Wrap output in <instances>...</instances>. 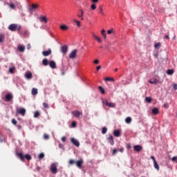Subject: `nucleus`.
I'll return each instance as SVG.
<instances>
[{
	"label": "nucleus",
	"mask_w": 177,
	"mask_h": 177,
	"mask_svg": "<svg viewBox=\"0 0 177 177\" xmlns=\"http://www.w3.org/2000/svg\"><path fill=\"white\" fill-rule=\"evenodd\" d=\"M20 28H21V26L16 24H10L8 26V29L10 30V31H19Z\"/></svg>",
	"instance_id": "f257e3e1"
},
{
	"label": "nucleus",
	"mask_w": 177,
	"mask_h": 177,
	"mask_svg": "<svg viewBox=\"0 0 177 177\" xmlns=\"http://www.w3.org/2000/svg\"><path fill=\"white\" fill-rule=\"evenodd\" d=\"M57 162H54L51 164V166L50 167V171H51L52 174H57Z\"/></svg>",
	"instance_id": "f03ea898"
},
{
	"label": "nucleus",
	"mask_w": 177,
	"mask_h": 177,
	"mask_svg": "<svg viewBox=\"0 0 177 177\" xmlns=\"http://www.w3.org/2000/svg\"><path fill=\"white\" fill-rule=\"evenodd\" d=\"M102 103L104 104H106V106H107L108 107H111V108L115 107V104H114L113 102H109V101L107 100H104L102 102Z\"/></svg>",
	"instance_id": "7ed1b4c3"
},
{
	"label": "nucleus",
	"mask_w": 177,
	"mask_h": 177,
	"mask_svg": "<svg viewBox=\"0 0 177 177\" xmlns=\"http://www.w3.org/2000/svg\"><path fill=\"white\" fill-rule=\"evenodd\" d=\"M84 10H82V9H79V10L77 12V17L81 19V20H84Z\"/></svg>",
	"instance_id": "20e7f679"
},
{
	"label": "nucleus",
	"mask_w": 177,
	"mask_h": 177,
	"mask_svg": "<svg viewBox=\"0 0 177 177\" xmlns=\"http://www.w3.org/2000/svg\"><path fill=\"white\" fill-rule=\"evenodd\" d=\"M106 139H107L109 143L111 144V146H113L114 138L113 137V136L111 134H109Z\"/></svg>",
	"instance_id": "39448f33"
},
{
	"label": "nucleus",
	"mask_w": 177,
	"mask_h": 177,
	"mask_svg": "<svg viewBox=\"0 0 177 177\" xmlns=\"http://www.w3.org/2000/svg\"><path fill=\"white\" fill-rule=\"evenodd\" d=\"M77 52H78V50L77 49L73 50L69 54V59H75V57H77Z\"/></svg>",
	"instance_id": "423d86ee"
},
{
	"label": "nucleus",
	"mask_w": 177,
	"mask_h": 177,
	"mask_svg": "<svg viewBox=\"0 0 177 177\" xmlns=\"http://www.w3.org/2000/svg\"><path fill=\"white\" fill-rule=\"evenodd\" d=\"M71 142L72 143V145H74L75 146H76V147H80V141H78V140L72 138L71 139Z\"/></svg>",
	"instance_id": "0eeeda50"
},
{
	"label": "nucleus",
	"mask_w": 177,
	"mask_h": 177,
	"mask_svg": "<svg viewBox=\"0 0 177 177\" xmlns=\"http://www.w3.org/2000/svg\"><path fill=\"white\" fill-rule=\"evenodd\" d=\"M75 164L77 168H82V164H84V160L80 158L79 160L75 161Z\"/></svg>",
	"instance_id": "6e6552de"
},
{
	"label": "nucleus",
	"mask_w": 177,
	"mask_h": 177,
	"mask_svg": "<svg viewBox=\"0 0 177 177\" xmlns=\"http://www.w3.org/2000/svg\"><path fill=\"white\" fill-rule=\"evenodd\" d=\"M71 114L73 115V117H77V118H80V115H82V113L79 111H72Z\"/></svg>",
	"instance_id": "1a4fd4ad"
},
{
	"label": "nucleus",
	"mask_w": 177,
	"mask_h": 177,
	"mask_svg": "<svg viewBox=\"0 0 177 177\" xmlns=\"http://www.w3.org/2000/svg\"><path fill=\"white\" fill-rule=\"evenodd\" d=\"M17 113L18 114H21V115H26V109L24 108H19L18 110H17Z\"/></svg>",
	"instance_id": "9d476101"
},
{
	"label": "nucleus",
	"mask_w": 177,
	"mask_h": 177,
	"mask_svg": "<svg viewBox=\"0 0 177 177\" xmlns=\"http://www.w3.org/2000/svg\"><path fill=\"white\" fill-rule=\"evenodd\" d=\"M39 8V5L38 4H32L31 8H29L30 12H34V10L38 9Z\"/></svg>",
	"instance_id": "9b49d317"
},
{
	"label": "nucleus",
	"mask_w": 177,
	"mask_h": 177,
	"mask_svg": "<svg viewBox=\"0 0 177 177\" xmlns=\"http://www.w3.org/2000/svg\"><path fill=\"white\" fill-rule=\"evenodd\" d=\"M133 150L134 151H142L143 150V147L141 145H135L133 146Z\"/></svg>",
	"instance_id": "f8f14e48"
},
{
	"label": "nucleus",
	"mask_w": 177,
	"mask_h": 177,
	"mask_svg": "<svg viewBox=\"0 0 177 177\" xmlns=\"http://www.w3.org/2000/svg\"><path fill=\"white\" fill-rule=\"evenodd\" d=\"M68 50V46H67L66 45L62 46L61 52H62V53L66 55V53H67Z\"/></svg>",
	"instance_id": "ddd939ff"
},
{
	"label": "nucleus",
	"mask_w": 177,
	"mask_h": 177,
	"mask_svg": "<svg viewBox=\"0 0 177 177\" xmlns=\"http://www.w3.org/2000/svg\"><path fill=\"white\" fill-rule=\"evenodd\" d=\"M25 77L26 80H31L32 78V73L31 72H26L25 73Z\"/></svg>",
	"instance_id": "4468645a"
},
{
	"label": "nucleus",
	"mask_w": 177,
	"mask_h": 177,
	"mask_svg": "<svg viewBox=\"0 0 177 177\" xmlns=\"http://www.w3.org/2000/svg\"><path fill=\"white\" fill-rule=\"evenodd\" d=\"M39 20L41 21V23H48V17H46V16H42L41 17L39 18Z\"/></svg>",
	"instance_id": "2eb2a0df"
},
{
	"label": "nucleus",
	"mask_w": 177,
	"mask_h": 177,
	"mask_svg": "<svg viewBox=\"0 0 177 177\" xmlns=\"http://www.w3.org/2000/svg\"><path fill=\"white\" fill-rule=\"evenodd\" d=\"M11 99H13V95H12V94L8 93L6 95V102H10Z\"/></svg>",
	"instance_id": "dca6fc26"
},
{
	"label": "nucleus",
	"mask_w": 177,
	"mask_h": 177,
	"mask_svg": "<svg viewBox=\"0 0 177 177\" xmlns=\"http://www.w3.org/2000/svg\"><path fill=\"white\" fill-rule=\"evenodd\" d=\"M114 136L118 138L121 136V131L120 130H115L113 132Z\"/></svg>",
	"instance_id": "f3484780"
},
{
	"label": "nucleus",
	"mask_w": 177,
	"mask_h": 177,
	"mask_svg": "<svg viewBox=\"0 0 177 177\" xmlns=\"http://www.w3.org/2000/svg\"><path fill=\"white\" fill-rule=\"evenodd\" d=\"M18 50L19 52H24V50H26V47L21 44H19L18 46Z\"/></svg>",
	"instance_id": "a211bd4d"
},
{
	"label": "nucleus",
	"mask_w": 177,
	"mask_h": 177,
	"mask_svg": "<svg viewBox=\"0 0 177 177\" xmlns=\"http://www.w3.org/2000/svg\"><path fill=\"white\" fill-rule=\"evenodd\" d=\"M52 53V50L50 49H48L47 51H43L42 55L44 56H49Z\"/></svg>",
	"instance_id": "6ab92c4d"
},
{
	"label": "nucleus",
	"mask_w": 177,
	"mask_h": 177,
	"mask_svg": "<svg viewBox=\"0 0 177 177\" xmlns=\"http://www.w3.org/2000/svg\"><path fill=\"white\" fill-rule=\"evenodd\" d=\"M50 68H56V62L55 61H50L49 63Z\"/></svg>",
	"instance_id": "aec40b11"
},
{
	"label": "nucleus",
	"mask_w": 177,
	"mask_h": 177,
	"mask_svg": "<svg viewBox=\"0 0 177 177\" xmlns=\"http://www.w3.org/2000/svg\"><path fill=\"white\" fill-rule=\"evenodd\" d=\"M92 35L95 39L100 44L102 43V39H100L99 37H97L95 33H92Z\"/></svg>",
	"instance_id": "412c9836"
},
{
	"label": "nucleus",
	"mask_w": 177,
	"mask_h": 177,
	"mask_svg": "<svg viewBox=\"0 0 177 177\" xmlns=\"http://www.w3.org/2000/svg\"><path fill=\"white\" fill-rule=\"evenodd\" d=\"M160 113L158 108H153L152 109V114L157 115Z\"/></svg>",
	"instance_id": "4be33fe9"
},
{
	"label": "nucleus",
	"mask_w": 177,
	"mask_h": 177,
	"mask_svg": "<svg viewBox=\"0 0 177 177\" xmlns=\"http://www.w3.org/2000/svg\"><path fill=\"white\" fill-rule=\"evenodd\" d=\"M32 95H33V96H35V95H38V89L33 88L32 89Z\"/></svg>",
	"instance_id": "5701e85b"
},
{
	"label": "nucleus",
	"mask_w": 177,
	"mask_h": 177,
	"mask_svg": "<svg viewBox=\"0 0 177 177\" xmlns=\"http://www.w3.org/2000/svg\"><path fill=\"white\" fill-rule=\"evenodd\" d=\"M60 28L62 30H63L64 31H65L66 30H68V26H67V25H65V24H62L60 26Z\"/></svg>",
	"instance_id": "b1692460"
},
{
	"label": "nucleus",
	"mask_w": 177,
	"mask_h": 177,
	"mask_svg": "<svg viewBox=\"0 0 177 177\" xmlns=\"http://www.w3.org/2000/svg\"><path fill=\"white\" fill-rule=\"evenodd\" d=\"M125 122H126V124H131V122H132V118H131V117H127V118L125 119Z\"/></svg>",
	"instance_id": "393cba45"
},
{
	"label": "nucleus",
	"mask_w": 177,
	"mask_h": 177,
	"mask_svg": "<svg viewBox=\"0 0 177 177\" xmlns=\"http://www.w3.org/2000/svg\"><path fill=\"white\" fill-rule=\"evenodd\" d=\"M107 34H115V30L114 28H111L110 30H107Z\"/></svg>",
	"instance_id": "a878e982"
},
{
	"label": "nucleus",
	"mask_w": 177,
	"mask_h": 177,
	"mask_svg": "<svg viewBox=\"0 0 177 177\" xmlns=\"http://www.w3.org/2000/svg\"><path fill=\"white\" fill-rule=\"evenodd\" d=\"M153 167L156 169H157V171L160 169V166H158L157 161L153 162Z\"/></svg>",
	"instance_id": "bb28decb"
},
{
	"label": "nucleus",
	"mask_w": 177,
	"mask_h": 177,
	"mask_svg": "<svg viewBox=\"0 0 177 177\" xmlns=\"http://www.w3.org/2000/svg\"><path fill=\"white\" fill-rule=\"evenodd\" d=\"M49 61L47 59H44L42 61L43 66H48Z\"/></svg>",
	"instance_id": "cd10ccee"
},
{
	"label": "nucleus",
	"mask_w": 177,
	"mask_h": 177,
	"mask_svg": "<svg viewBox=\"0 0 177 177\" xmlns=\"http://www.w3.org/2000/svg\"><path fill=\"white\" fill-rule=\"evenodd\" d=\"M73 21L76 24L77 27H81V21L77 19H74Z\"/></svg>",
	"instance_id": "c85d7f7f"
},
{
	"label": "nucleus",
	"mask_w": 177,
	"mask_h": 177,
	"mask_svg": "<svg viewBox=\"0 0 177 177\" xmlns=\"http://www.w3.org/2000/svg\"><path fill=\"white\" fill-rule=\"evenodd\" d=\"M17 156L19 157V158H21V161H24V157L23 156V153H18Z\"/></svg>",
	"instance_id": "c756f323"
},
{
	"label": "nucleus",
	"mask_w": 177,
	"mask_h": 177,
	"mask_svg": "<svg viewBox=\"0 0 177 177\" xmlns=\"http://www.w3.org/2000/svg\"><path fill=\"white\" fill-rule=\"evenodd\" d=\"M117 153H118V150H117L116 148H114L113 149H112V156H115Z\"/></svg>",
	"instance_id": "7c9ffc66"
},
{
	"label": "nucleus",
	"mask_w": 177,
	"mask_h": 177,
	"mask_svg": "<svg viewBox=\"0 0 177 177\" xmlns=\"http://www.w3.org/2000/svg\"><path fill=\"white\" fill-rule=\"evenodd\" d=\"M168 75H172V74H174V70L173 69H169L167 71Z\"/></svg>",
	"instance_id": "2f4dec72"
},
{
	"label": "nucleus",
	"mask_w": 177,
	"mask_h": 177,
	"mask_svg": "<svg viewBox=\"0 0 177 177\" xmlns=\"http://www.w3.org/2000/svg\"><path fill=\"white\" fill-rule=\"evenodd\" d=\"M148 82H149V84H157L158 81H157V79H154L153 80H149Z\"/></svg>",
	"instance_id": "473e14b6"
},
{
	"label": "nucleus",
	"mask_w": 177,
	"mask_h": 177,
	"mask_svg": "<svg viewBox=\"0 0 177 177\" xmlns=\"http://www.w3.org/2000/svg\"><path fill=\"white\" fill-rule=\"evenodd\" d=\"M98 88H99L101 93H102V95H104V93H106V91H104V88L102 86H99Z\"/></svg>",
	"instance_id": "72a5a7b5"
},
{
	"label": "nucleus",
	"mask_w": 177,
	"mask_h": 177,
	"mask_svg": "<svg viewBox=\"0 0 177 177\" xmlns=\"http://www.w3.org/2000/svg\"><path fill=\"white\" fill-rule=\"evenodd\" d=\"M151 100H152V99H151V97H145V101H146L147 103H151Z\"/></svg>",
	"instance_id": "f704fd0d"
},
{
	"label": "nucleus",
	"mask_w": 177,
	"mask_h": 177,
	"mask_svg": "<svg viewBox=\"0 0 177 177\" xmlns=\"http://www.w3.org/2000/svg\"><path fill=\"white\" fill-rule=\"evenodd\" d=\"M160 46H161V44L156 43L154 45L155 49H160Z\"/></svg>",
	"instance_id": "c9c22d12"
},
{
	"label": "nucleus",
	"mask_w": 177,
	"mask_h": 177,
	"mask_svg": "<svg viewBox=\"0 0 177 177\" xmlns=\"http://www.w3.org/2000/svg\"><path fill=\"white\" fill-rule=\"evenodd\" d=\"M107 133V128L106 127H103L102 129V133L103 135L106 134Z\"/></svg>",
	"instance_id": "e433bc0d"
},
{
	"label": "nucleus",
	"mask_w": 177,
	"mask_h": 177,
	"mask_svg": "<svg viewBox=\"0 0 177 177\" xmlns=\"http://www.w3.org/2000/svg\"><path fill=\"white\" fill-rule=\"evenodd\" d=\"M44 157H45V154H44V153H40V154L39 155L38 158H39V160H42V158H44Z\"/></svg>",
	"instance_id": "4c0bfd02"
},
{
	"label": "nucleus",
	"mask_w": 177,
	"mask_h": 177,
	"mask_svg": "<svg viewBox=\"0 0 177 177\" xmlns=\"http://www.w3.org/2000/svg\"><path fill=\"white\" fill-rule=\"evenodd\" d=\"M91 10H95V9H96V4H95V3L91 4Z\"/></svg>",
	"instance_id": "58836bf2"
},
{
	"label": "nucleus",
	"mask_w": 177,
	"mask_h": 177,
	"mask_svg": "<svg viewBox=\"0 0 177 177\" xmlns=\"http://www.w3.org/2000/svg\"><path fill=\"white\" fill-rule=\"evenodd\" d=\"M100 13L102 15V16H104V12H103V7L100 6Z\"/></svg>",
	"instance_id": "ea45409f"
},
{
	"label": "nucleus",
	"mask_w": 177,
	"mask_h": 177,
	"mask_svg": "<svg viewBox=\"0 0 177 177\" xmlns=\"http://www.w3.org/2000/svg\"><path fill=\"white\" fill-rule=\"evenodd\" d=\"M104 81H111V82H114V79L111 77H106L104 79Z\"/></svg>",
	"instance_id": "a19ab883"
},
{
	"label": "nucleus",
	"mask_w": 177,
	"mask_h": 177,
	"mask_svg": "<svg viewBox=\"0 0 177 177\" xmlns=\"http://www.w3.org/2000/svg\"><path fill=\"white\" fill-rule=\"evenodd\" d=\"M34 117L35 118H38V117H39V111H37L35 112Z\"/></svg>",
	"instance_id": "79ce46f5"
},
{
	"label": "nucleus",
	"mask_w": 177,
	"mask_h": 177,
	"mask_svg": "<svg viewBox=\"0 0 177 177\" xmlns=\"http://www.w3.org/2000/svg\"><path fill=\"white\" fill-rule=\"evenodd\" d=\"M43 107H44V109H49V105L46 104V102H44Z\"/></svg>",
	"instance_id": "37998d69"
},
{
	"label": "nucleus",
	"mask_w": 177,
	"mask_h": 177,
	"mask_svg": "<svg viewBox=\"0 0 177 177\" xmlns=\"http://www.w3.org/2000/svg\"><path fill=\"white\" fill-rule=\"evenodd\" d=\"M9 6L11 9H16V6L14 3H10Z\"/></svg>",
	"instance_id": "c03bdc74"
},
{
	"label": "nucleus",
	"mask_w": 177,
	"mask_h": 177,
	"mask_svg": "<svg viewBox=\"0 0 177 177\" xmlns=\"http://www.w3.org/2000/svg\"><path fill=\"white\" fill-rule=\"evenodd\" d=\"M14 71H15V67H10V68H9V72H10L11 74H13Z\"/></svg>",
	"instance_id": "a18cd8bd"
},
{
	"label": "nucleus",
	"mask_w": 177,
	"mask_h": 177,
	"mask_svg": "<svg viewBox=\"0 0 177 177\" xmlns=\"http://www.w3.org/2000/svg\"><path fill=\"white\" fill-rule=\"evenodd\" d=\"M25 158H26V160H31V156L26 154L25 155Z\"/></svg>",
	"instance_id": "49530a36"
},
{
	"label": "nucleus",
	"mask_w": 177,
	"mask_h": 177,
	"mask_svg": "<svg viewBox=\"0 0 177 177\" xmlns=\"http://www.w3.org/2000/svg\"><path fill=\"white\" fill-rule=\"evenodd\" d=\"M69 164H70V165H73V164H75V160H71L69 161Z\"/></svg>",
	"instance_id": "de8ad7c7"
},
{
	"label": "nucleus",
	"mask_w": 177,
	"mask_h": 177,
	"mask_svg": "<svg viewBox=\"0 0 177 177\" xmlns=\"http://www.w3.org/2000/svg\"><path fill=\"white\" fill-rule=\"evenodd\" d=\"M71 125H72L73 128H75V127H77V122H73Z\"/></svg>",
	"instance_id": "09e8293b"
},
{
	"label": "nucleus",
	"mask_w": 177,
	"mask_h": 177,
	"mask_svg": "<svg viewBox=\"0 0 177 177\" xmlns=\"http://www.w3.org/2000/svg\"><path fill=\"white\" fill-rule=\"evenodd\" d=\"M12 123L14 125H16V124H17V121H16V119H12Z\"/></svg>",
	"instance_id": "8fccbe9b"
},
{
	"label": "nucleus",
	"mask_w": 177,
	"mask_h": 177,
	"mask_svg": "<svg viewBox=\"0 0 177 177\" xmlns=\"http://www.w3.org/2000/svg\"><path fill=\"white\" fill-rule=\"evenodd\" d=\"M0 42H3V35H0Z\"/></svg>",
	"instance_id": "3c124183"
},
{
	"label": "nucleus",
	"mask_w": 177,
	"mask_h": 177,
	"mask_svg": "<svg viewBox=\"0 0 177 177\" xmlns=\"http://www.w3.org/2000/svg\"><path fill=\"white\" fill-rule=\"evenodd\" d=\"M44 139H49V135L44 134Z\"/></svg>",
	"instance_id": "603ef678"
},
{
	"label": "nucleus",
	"mask_w": 177,
	"mask_h": 177,
	"mask_svg": "<svg viewBox=\"0 0 177 177\" xmlns=\"http://www.w3.org/2000/svg\"><path fill=\"white\" fill-rule=\"evenodd\" d=\"M91 2H93V3H97V2H99V0H91Z\"/></svg>",
	"instance_id": "864d4df0"
},
{
	"label": "nucleus",
	"mask_w": 177,
	"mask_h": 177,
	"mask_svg": "<svg viewBox=\"0 0 177 177\" xmlns=\"http://www.w3.org/2000/svg\"><path fill=\"white\" fill-rule=\"evenodd\" d=\"M171 160L176 161L177 160V156H174L171 158Z\"/></svg>",
	"instance_id": "5fc2aeb1"
},
{
	"label": "nucleus",
	"mask_w": 177,
	"mask_h": 177,
	"mask_svg": "<svg viewBox=\"0 0 177 177\" xmlns=\"http://www.w3.org/2000/svg\"><path fill=\"white\" fill-rule=\"evenodd\" d=\"M94 63L95 64H99V60L98 59L94 60Z\"/></svg>",
	"instance_id": "6e6d98bb"
},
{
	"label": "nucleus",
	"mask_w": 177,
	"mask_h": 177,
	"mask_svg": "<svg viewBox=\"0 0 177 177\" xmlns=\"http://www.w3.org/2000/svg\"><path fill=\"white\" fill-rule=\"evenodd\" d=\"M101 34L102 35H103V34H106V30L104 29H103L102 31H101Z\"/></svg>",
	"instance_id": "4d7b16f0"
},
{
	"label": "nucleus",
	"mask_w": 177,
	"mask_h": 177,
	"mask_svg": "<svg viewBox=\"0 0 177 177\" xmlns=\"http://www.w3.org/2000/svg\"><path fill=\"white\" fill-rule=\"evenodd\" d=\"M153 56L154 57H157V56H158V53H154Z\"/></svg>",
	"instance_id": "13d9d810"
},
{
	"label": "nucleus",
	"mask_w": 177,
	"mask_h": 177,
	"mask_svg": "<svg viewBox=\"0 0 177 177\" xmlns=\"http://www.w3.org/2000/svg\"><path fill=\"white\" fill-rule=\"evenodd\" d=\"M119 151H120V153H124V148H120Z\"/></svg>",
	"instance_id": "bf43d9fd"
},
{
	"label": "nucleus",
	"mask_w": 177,
	"mask_h": 177,
	"mask_svg": "<svg viewBox=\"0 0 177 177\" xmlns=\"http://www.w3.org/2000/svg\"><path fill=\"white\" fill-rule=\"evenodd\" d=\"M66 137H62V142H66Z\"/></svg>",
	"instance_id": "052dcab7"
},
{
	"label": "nucleus",
	"mask_w": 177,
	"mask_h": 177,
	"mask_svg": "<svg viewBox=\"0 0 177 177\" xmlns=\"http://www.w3.org/2000/svg\"><path fill=\"white\" fill-rule=\"evenodd\" d=\"M163 106H164L165 109H168V104H164Z\"/></svg>",
	"instance_id": "680f3d73"
},
{
	"label": "nucleus",
	"mask_w": 177,
	"mask_h": 177,
	"mask_svg": "<svg viewBox=\"0 0 177 177\" xmlns=\"http://www.w3.org/2000/svg\"><path fill=\"white\" fill-rule=\"evenodd\" d=\"M151 159L153 160V162H155L156 158H154V156H151Z\"/></svg>",
	"instance_id": "e2e57ef3"
},
{
	"label": "nucleus",
	"mask_w": 177,
	"mask_h": 177,
	"mask_svg": "<svg viewBox=\"0 0 177 177\" xmlns=\"http://www.w3.org/2000/svg\"><path fill=\"white\" fill-rule=\"evenodd\" d=\"M26 48L27 49H31V46L30 44H28Z\"/></svg>",
	"instance_id": "0e129e2a"
},
{
	"label": "nucleus",
	"mask_w": 177,
	"mask_h": 177,
	"mask_svg": "<svg viewBox=\"0 0 177 177\" xmlns=\"http://www.w3.org/2000/svg\"><path fill=\"white\" fill-rule=\"evenodd\" d=\"M174 88L175 90L177 89V84H174Z\"/></svg>",
	"instance_id": "69168bd1"
},
{
	"label": "nucleus",
	"mask_w": 177,
	"mask_h": 177,
	"mask_svg": "<svg viewBox=\"0 0 177 177\" xmlns=\"http://www.w3.org/2000/svg\"><path fill=\"white\" fill-rule=\"evenodd\" d=\"M100 68H102V66H97V71H99V70H100Z\"/></svg>",
	"instance_id": "338daca9"
},
{
	"label": "nucleus",
	"mask_w": 177,
	"mask_h": 177,
	"mask_svg": "<svg viewBox=\"0 0 177 177\" xmlns=\"http://www.w3.org/2000/svg\"><path fill=\"white\" fill-rule=\"evenodd\" d=\"M59 149H62V147H63V145H62V144H59Z\"/></svg>",
	"instance_id": "774afa93"
}]
</instances>
